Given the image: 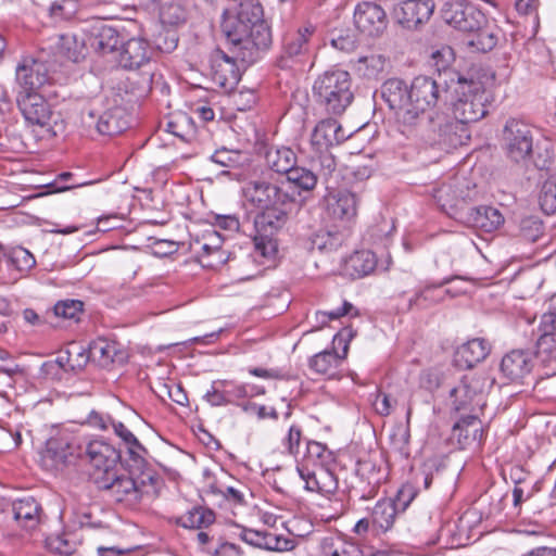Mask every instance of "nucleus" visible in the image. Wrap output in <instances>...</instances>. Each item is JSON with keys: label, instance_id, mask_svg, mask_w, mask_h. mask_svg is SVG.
Listing matches in <instances>:
<instances>
[{"label": "nucleus", "instance_id": "nucleus-36", "mask_svg": "<svg viewBox=\"0 0 556 556\" xmlns=\"http://www.w3.org/2000/svg\"><path fill=\"white\" fill-rule=\"evenodd\" d=\"M215 513L212 509L195 506L176 519V523L186 529H203L213 525Z\"/></svg>", "mask_w": 556, "mask_h": 556}, {"label": "nucleus", "instance_id": "nucleus-34", "mask_svg": "<svg viewBox=\"0 0 556 556\" xmlns=\"http://www.w3.org/2000/svg\"><path fill=\"white\" fill-rule=\"evenodd\" d=\"M388 431L393 448L407 457L409 455L408 443L410 438L409 419H392V422L388 427Z\"/></svg>", "mask_w": 556, "mask_h": 556}, {"label": "nucleus", "instance_id": "nucleus-28", "mask_svg": "<svg viewBox=\"0 0 556 556\" xmlns=\"http://www.w3.org/2000/svg\"><path fill=\"white\" fill-rule=\"evenodd\" d=\"M86 356L87 362L91 359L103 367L124 359V353L118 352L117 344L102 338L94 340L89 345Z\"/></svg>", "mask_w": 556, "mask_h": 556}, {"label": "nucleus", "instance_id": "nucleus-58", "mask_svg": "<svg viewBox=\"0 0 556 556\" xmlns=\"http://www.w3.org/2000/svg\"><path fill=\"white\" fill-rule=\"evenodd\" d=\"M274 236L263 237L262 233H257L254 238L255 250L264 257H271L277 252V243L273 238Z\"/></svg>", "mask_w": 556, "mask_h": 556}, {"label": "nucleus", "instance_id": "nucleus-31", "mask_svg": "<svg viewBox=\"0 0 556 556\" xmlns=\"http://www.w3.org/2000/svg\"><path fill=\"white\" fill-rule=\"evenodd\" d=\"M50 48L56 50L59 58H64L73 62H78L84 58L85 43L78 41L74 35L66 34L56 36Z\"/></svg>", "mask_w": 556, "mask_h": 556}, {"label": "nucleus", "instance_id": "nucleus-10", "mask_svg": "<svg viewBox=\"0 0 556 556\" xmlns=\"http://www.w3.org/2000/svg\"><path fill=\"white\" fill-rule=\"evenodd\" d=\"M442 18L454 28L471 33L486 23L485 15L467 0H448L442 8Z\"/></svg>", "mask_w": 556, "mask_h": 556}, {"label": "nucleus", "instance_id": "nucleus-21", "mask_svg": "<svg viewBox=\"0 0 556 556\" xmlns=\"http://www.w3.org/2000/svg\"><path fill=\"white\" fill-rule=\"evenodd\" d=\"M71 445L61 439H49L40 452V465L49 471L61 470L73 457Z\"/></svg>", "mask_w": 556, "mask_h": 556}, {"label": "nucleus", "instance_id": "nucleus-54", "mask_svg": "<svg viewBox=\"0 0 556 556\" xmlns=\"http://www.w3.org/2000/svg\"><path fill=\"white\" fill-rule=\"evenodd\" d=\"M126 453L128 455L127 462H129L130 467L137 470H141L144 467L148 451L138 440L126 445Z\"/></svg>", "mask_w": 556, "mask_h": 556}, {"label": "nucleus", "instance_id": "nucleus-37", "mask_svg": "<svg viewBox=\"0 0 556 556\" xmlns=\"http://www.w3.org/2000/svg\"><path fill=\"white\" fill-rule=\"evenodd\" d=\"M441 285H429L409 300V308L427 309L442 302L450 294V289L442 290Z\"/></svg>", "mask_w": 556, "mask_h": 556}, {"label": "nucleus", "instance_id": "nucleus-8", "mask_svg": "<svg viewBox=\"0 0 556 556\" xmlns=\"http://www.w3.org/2000/svg\"><path fill=\"white\" fill-rule=\"evenodd\" d=\"M506 156L514 163L527 164L533 151V136L530 127L521 121L510 118L503 134Z\"/></svg>", "mask_w": 556, "mask_h": 556}, {"label": "nucleus", "instance_id": "nucleus-62", "mask_svg": "<svg viewBox=\"0 0 556 556\" xmlns=\"http://www.w3.org/2000/svg\"><path fill=\"white\" fill-rule=\"evenodd\" d=\"M520 229L526 239L534 241L542 233L543 226L536 218L529 217L522 219Z\"/></svg>", "mask_w": 556, "mask_h": 556}, {"label": "nucleus", "instance_id": "nucleus-11", "mask_svg": "<svg viewBox=\"0 0 556 556\" xmlns=\"http://www.w3.org/2000/svg\"><path fill=\"white\" fill-rule=\"evenodd\" d=\"M15 80L18 91L37 92L41 87L52 84L54 77L42 56L38 59L25 56L16 66Z\"/></svg>", "mask_w": 556, "mask_h": 556}, {"label": "nucleus", "instance_id": "nucleus-42", "mask_svg": "<svg viewBox=\"0 0 556 556\" xmlns=\"http://www.w3.org/2000/svg\"><path fill=\"white\" fill-rule=\"evenodd\" d=\"M187 11L177 2H165L160 9V20L163 25L178 26L186 22Z\"/></svg>", "mask_w": 556, "mask_h": 556}, {"label": "nucleus", "instance_id": "nucleus-2", "mask_svg": "<svg viewBox=\"0 0 556 556\" xmlns=\"http://www.w3.org/2000/svg\"><path fill=\"white\" fill-rule=\"evenodd\" d=\"M222 27L232 53L243 63H254L271 45V33L258 0L241 1L237 14L225 20Z\"/></svg>", "mask_w": 556, "mask_h": 556}, {"label": "nucleus", "instance_id": "nucleus-23", "mask_svg": "<svg viewBox=\"0 0 556 556\" xmlns=\"http://www.w3.org/2000/svg\"><path fill=\"white\" fill-rule=\"evenodd\" d=\"M349 136L336 119L327 118L315 126L311 142L316 150L323 151L328 147L343 142Z\"/></svg>", "mask_w": 556, "mask_h": 556}, {"label": "nucleus", "instance_id": "nucleus-26", "mask_svg": "<svg viewBox=\"0 0 556 556\" xmlns=\"http://www.w3.org/2000/svg\"><path fill=\"white\" fill-rule=\"evenodd\" d=\"M211 78L220 88L231 89L239 81V70L231 58L216 55L211 65Z\"/></svg>", "mask_w": 556, "mask_h": 556}, {"label": "nucleus", "instance_id": "nucleus-14", "mask_svg": "<svg viewBox=\"0 0 556 556\" xmlns=\"http://www.w3.org/2000/svg\"><path fill=\"white\" fill-rule=\"evenodd\" d=\"M244 197L260 208L274 205H295V201L280 187L264 180H254L247 184Z\"/></svg>", "mask_w": 556, "mask_h": 556}, {"label": "nucleus", "instance_id": "nucleus-41", "mask_svg": "<svg viewBox=\"0 0 556 556\" xmlns=\"http://www.w3.org/2000/svg\"><path fill=\"white\" fill-rule=\"evenodd\" d=\"M472 222L476 227L486 232H491L503 225L504 217L495 207L481 206L475 210Z\"/></svg>", "mask_w": 556, "mask_h": 556}, {"label": "nucleus", "instance_id": "nucleus-16", "mask_svg": "<svg viewBox=\"0 0 556 556\" xmlns=\"http://www.w3.org/2000/svg\"><path fill=\"white\" fill-rule=\"evenodd\" d=\"M358 198L348 189H331L324 197L327 215L333 220L350 222L357 215Z\"/></svg>", "mask_w": 556, "mask_h": 556}, {"label": "nucleus", "instance_id": "nucleus-51", "mask_svg": "<svg viewBox=\"0 0 556 556\" xmlns=\"http://www.w3.org/2000/svg\"><path fill=\"white\" fill-rule=\"evenodd\" d=\"M166 130L185 140L193 131L192 121L186 114H177L167 123Z\"/></svg>", "mask_w": 556, "mask_h": 556}, {"label": "nucleus", "instance_id": "nucleus-12", "mask_svg": "<svg viewBox=\"0 0 556 556\" xmlns=\"http://www.w3.org/2000/svg\"><path fill=\"white\" fill-rule=\"evenodd\" d=\"M86 458L93 469V477L97 481L105 479L106 476H112L116 472V467L121 460V453L111 444L94 440L86 446Z\"/></svg>", "mask_w": 556, "mask_h": 556}, {"label": "nucleus", "instance_id": "nucleus-38", "mask_svg": "<svg viewBox=\"0 0 556 556\" xmlns=\"http://www.w3.org/2000/svg\"><path fill=\"white\" fill-rule=\"evenodd\" d=\"M399 510L392 498L380 500L371 511L372 523L382 531H388L393 526Z\"/></svg>", "mask_w": 556, "mask_h": 556}, {"label": "nucleus", "instance_id": "nucleus-46", "mask_svg": "<svg viewBox=\"0 0 556 556\" xmlns=\"http://www.w3.org/2000/svg\"><path fill=\"white\" fill-rule=\"evenodd\" d=\"M228 387L229 381L227 380L214 381L211 389L206 391L203 397L212 406L225 405L230 401L228 397V393H230Z\"/></svg>", "mask_w": 556, "mask_h": 556}, {"label": "nucleus", "instance_id": "nucleus-50", "mask_svg": "<svg viewBox=\"0 0 556 556\" xmlns=\"http://www.w3.org/2000/svg\"><path fill=\"white\" fill-rule=\"evenodd\" d=\"M9 260L20 271H27L36 264L34 255L22 247L13 248L9 253Z\"/></svg>", "mask_w": 556, "mask_h": 556}, {"label": "nucleus", "instance_id": "nucleus-40", "mask_svg": "<svg viewBox=\"0 0 556 556\" xmlns=\"http://www.w3.org/2000/svg\"><path fill=\"white\" fill-rule=\"evenodd\" d=\"M13 514L17 521H24V527L33 528L39 514V505L34 497H24L13 503Z\"/></svg>", "mask_w": 556, "mask_h": 556}, {"label": "nucleus", "instance_id": "nucleus-7", "mask_svg": "<svg viewBox=\"0 0 556 556\" xmlns=\"http://www.w3.org/2000/svg\"><path fill=\"white\" fill-rule=\"evenodd\" d=\"M490 386L484 376L467 375L450 392V403L459 417H478L476 406L483 405L482 393Z\"/></svg>", "mask_w": 556, "mask_h": 556}, {"label": "nucleus", "instance_id": "nucleus-3", "mask_svg": "<svg viewBox=\"0 0 556 556\" xmlns=\"http://www.w3.org/2000/svg\"><path fill=\"white\" fill-rule=\"evenodd\" d=\"M454 75L457 79H451L448 94L458 128L459 124L475 123L484 117L489 99L480 77L475 79L472 76L467 78L457 73Z\"/></svg>", "mask_w": 556, "mask_h": 556}, {"label": "nucleus", "instance_id": "nucleus-30", "mask_svg": "<svg viewBox=\"0 0 556 556\" xmlns=\"http://www.w3.org/2000/svg\"><path fill=\"white\" fill-rule=\"evenodd\" d=\"M321 556H364L361 546L341 536H327L320 544Z\"/></svg>", "mask_w": 556, "mask_h": 556}, {"label": "nucleus", "instance_id": "nucleus-24", "mask_svg": "<svg viewBox=\"0 0 556 556\" xmlns=\"http://www.w3.org/2000/svg\"><path fill=\"white\" fill-rule=\"evenodd\" d=\"M311 35L312 30L308 27H304L295 33H290L285 36L282 52L279 60L280 67H290L291 61L303 55L307 51V42Z\"/></svg>", "mask_w": 556, "mask_h": 556}, {"label": "nucleus", "instance_id": "nucleus-52", "mask_svg": "<svg viewBox=\"0 0 556 556\" xmlns=\"http://www.w3.org/2000/svg\"><path fill=\"white\" fill-rule=\"evenodd\" d=\"M78 10L77 0H60L50 7V15L55 20H70Z\"/></svg>", "mask_w": 556, "mask_h": 556}, {"label": "nucleus", "instance_id": "nucleus-59", "mask_svg": "<svg viewBox=\"0 0 556 556\" xmlns=\"http://www.w3.org/2000/svg\"><path fill=\"white\" fill-rule=\"evenodd\" d=\"M431 56L434 66L439 72L445 70L454 61L455 58L453 49L447 46L433 51Z\"/></svg>", "mask_w": 556, "mask_h": 556}, {"label": "nucleus", "instance_id": "nucleus-45", "mask_svg": "<svg viewBox=\"0 0 556 556\" xmlns=\"http://www.w3.org/2000/svg\"><path fill=\"white\" fill-rule=\"evenodd\" d=\"M341 357L334 351H323L314 355L309 361V366L317 374H329L340 364Z\"/></svg>", "mask_w": 556, "mask_h": 556}, {"label": "nucleus", "instance_id": "nucleus-64", "mask_svg": "<svg viewBox=\"0 0 556 556\" xmlns=\"http://www.w3.org/2000/svg\"><path fill=\"white\" fill-rule=\"evenodd\" d=\"M231 97L233 104L237 105L239 111H245L256 102V97L253 90H241L235 92Z\"/></svg>", "mask_w": 556, "mask_h": 556}, {"label": "nucleus", "instance_id": "nucleus-9", "mask_svg": "<svg viewBox=\"0 0 556 556\" xmlns=\"http://www.w3.org/2000/svg\"><path fill=\"white\" fill-rule=\"evenodd\" d=\"M535 356L543 365L556 363V293L549 298L547 309L540 318Z\"/></svg>", "mask_w": 556, "mask_h": 556}, {"label": "nucleus", "instance_id": "nucleus-20", "mask_svg": "<svg viewBox=\"0 0 556 556\" xmlns=\"http://www.w3.org/2000/svg\"><path fill=\"white\" fill-rule=\"evenodd\" d=\"M294 205H274L262 208L254 220L255 230L263 237L274 236L288 220L289 214Z\"/></svg>", "mask_w": 556, "mask_h": 556}, {"label": "nucleus", "instance_id": "nucleus-22", "mask_svg": "<svg viewBox=\"0 0 556 556\" xmlns=\"http://www.w3.org/2000/svg\"><path fill=\"white\" fill-rule=\"evenodd\" d=\"M533 367L531 354L522 350L507 353L501 363V371L505 378L513 382H521L530 375Z\"/></svg>", "mask_w": 556, "mask_h": 556}, {"label": "nucleus", "instance_id": "nucleus-49", "mask_svg": "<svg viewBox=\"0 0 556 556\" xmlns=\"http://www.w3.org/2000/svg\"><path fill=\"white\" fill-rule=\"evenodd\" d=\"M311 243L313 250L330 252L340 247L341 240L339 236L329 231H318L312 237Z\"/></svg>", "mask_w": 556, "mask_h": 556}, {"label": "nucleus", "instance_id": "nucleus-4", "mask_svg": "<svg viewBox=\"0 0 556 556\" xmlns=\"http://www.w3.org/2000/svg\"><path fill=\"white\" fill-rule=\"evenodd\" d=\"M305 465L298 466L296 471L305 482V489L323 495L332 494L338 489V480L331 469L334 464L333 453L326 445L307 442Z\"/></svg>", "mask_w": 556, "mask_h": 556}, {"label": "nucleus", "instance_id": "nucleus-13", "mask_svg": "<svg viewBox=\"0 0 556 556\" xmlns=\"http://www.w3.org/2000/svg\"><path fill=\"white\" fill-rule=\"evenodd\" d=\"M16 102L25 122L31 126L48 128L53 111L48 101L38 92L17 91Z\"/></svg>", "mask_w": 556, "mask_h": 556}, {"label": "nucleus", "instance_id": "nucleus-15", "mask_svg": "<svg viewBox=\"0 0 556 556\" xmlns=\"http://www.w3.org/2000/svg\"><path fill=\"white\" fill-rule=\"evenodd\" d=\"M470 198L471 190L465 177H455L433 191L434 201L450 216L456 214V211Z\"/></svg>", "mask_w": 556, "mask_h": 556}, {"label": "nucleus", "instance_id": "nucleus-44", "mask_svg": "<svg viewBox=\"0 0 556 556\" xmlns=\"http://www.w3.org/2000/svg\"><path fill=\"white\" fill-rule=\"evenodd\" d=\"M56 363L64 370L80 369L87 364L86 351L74 345L71 350L61 353L56 358Z\"/></svg>", "mask_w": 556, "mask_h": 556}, {"label": "nucleus", "instance_id": "nucleus-35", "mask_svg": "<svg viewBox=\"0 0 556 556\" xmlns=\"http://www.w3.org/2000/svg\"><path fill=\"white\" fill-rule=\"evenodd\" d=\"M97 130L102 135L114 136L127 128V121L124 118V111L119 108L104 112L98 118Z\"/></svg>", "mask_w": 556, "mask_h": 556}, {"label": "nucleus", "instance_id": "nucleus-25", "mask_svg": "<svg viewBox=\"0 0 556 556\" xmlns=\"http://www.w3.org/2000/svg\"><path fill=\"white\" fill-rule=\"evenodd\" d=\"M88 45L102 54L112 53L121 43L118 31L106 24L93 25L87 39Z\"/></svg>", "mask_w": 556, "mask_h": 556}, {"label": "nucleus", "instance_id": "nucleus-63", "mask_svg": "<svg viewBox=\"0 0 556 556\" xmlns=\"http://www.w3.org/2000/svg\"><path fill=\"white\" fill-rule=\"evenodd\" d=\"M47 547L54 554L71 555L74 552V546L60 535L50 536L47 539Z\"/></svg>", "mask_w": 556, "mask_h": 556}, {"label": "nucleus", "instance_id": "nucleus-18", "mask_svg": "<svg viewBox=\"0 0 556 556\" xmlns=\"http://www.w3.org/2000/svg\"><path fill=\"white\" fill-rule=\"evenodd\" d=\"M433 10V0H402L394 7V17L402 26L412 29L427 22Z\"/></svg>", "mask_w": 556, "mask_h": 556}, {"label": "nucleus", "instance_id": "nucleus-5", "mask_svg": "<svg viewBox=\"0 0 556 556\" xmlns=\"http://www.w3.org/2000/svg\"><path fill=\"white\" fill-rule=\"evenodd\" d=\"M313 94L328 113L342 114L354 99L351 75L340 68L324 72L314 81Z\"/></svg>", "mask_w": 556, "mask_h": 556}, {"label": "nucleus", "instance_id": "nucleus-43", "mask_svg": "<svg viewBox=\"0 0 556 556\" xmlns=\"http://www.w3.org/2000/svg\"><path fill=\"white\" fill-rule=\"evenodd\" d=\"M286 176L290 184L305 191L313 190L317 184L315 173L305 167L294 165Z\"/></svg>", "mask_w": 556, "mask_h": 556}, {"label": "nucleus", "instance_id": "nucleus-57", "mask_svg": "<svg viewBox=\"0 0 556 556\" xmlns=\"http://www.w3.org/2000/svg\"><path fill=\"white\" fill-rule=\"evenodd\" d=\"M241 154L226 148L216 150L211 160L223 167H236L240 163Z\"/></svg>", "mask_w": 556, "mask_h": 556}, {"label": "nucleus", "instance_id": "nucleus-39", "mask_svg": "<svg viewBox=\"0 0 556 556\" xmlns=\"http://www.w3.org/2000/svg\"><path fill=\"white\" fill-rule=\"evenodd\" d=\"M377 264L375 253L368 250L355 252L346 262L351 275L356 277L369 275L377 267Z\"/></svg>", "mask_w": 556, "mask_h": 556}, {"label": "nucleus", "instance_id": "nucleus-6", "mask_svg": "<svg viewBox=\"0 0 556 556\" xmlns=\"http://www.w3.org/2000/svg\"><path fill=\"white\" fill-rule=\"evenodd\" d=\"M97 484L100 489L109 491L116 502L132 506L154 488V478L150 473H142L140 480H136L127 473L115 472L105 479L97 478Z\"/></svg>", "mask_w": 556, "mask_h": 556}, {"label": "nucleus", "instance_id": "nucleus-1", "mask_svg": "<svg viewBox=\"0 0 556 556\" xmlns=\"http://www.w3.org/2000/svg\"><path fill=\"white\" fill-rule=\"evenodd\" d=\"M429 76H417L408 87L403 80L391 78L383 83L381 96L393 110L403 132L426 147L441 149L462 143L457 124L438 110L448 98L450 84Z\"/></svg>", "mask_w": 556, "mask_h": 556}, {"label": "nucleus", "instance_id": "nucleus-17", "mask_svg": "<svg viewBox=\"0 0 556 556\" xmlns=\"http://www.w3.org/2000/svg\"><path fill=\"white\" fill-rule=\"evenodd\" d=\"M354 24L361 33L378 36L387 27V14L379 4L363 1L354 10Z\"/></svg>", "mask_w": 556, "mask_h": 556}, {"label": "nucleus", "instance_id": "nucleus-48", "mask_svg": "<svg viewBox=\"0 0 556 556\" xmlns=\"http://www.w3.org/2000/svg\"><path fill=\"white\" fill-rule=\"evenodd\" d=\"M541 208L546 214H554L556 212V179H547L539 195Z\"/></svg>", "mask_w": 556, "mask_h": 556}, {"label": "nucleus", "instance_id": "nucleus-53", "mask_svg": "<svg viewBox=\"0 0 556 556\" xmlns=\"http://www.w3.org/2000/svg\"><path fill=\"white\" fill-rule=\"evenodd\" d=\"M54 314L64 319H77L83 312V302L78 300H64L54 305Z\"/></svg>", "mask_w": 556, "mask_h": 556}, {"label": "nucleus", "instance_id": "nucleus-29", "mask_svg": "<svg viewBox=\"0 0 556 556\" xmlns=\"http://www.w3.org/2000/svg\"><path fill=\"white\" fill-rule=\"evenodd\" d=\"M357 475L375 489L387 478V468L380 455H370L357 462Z\"/></svg>", "mask_w": 556, "mask_h": 556}, {"label": "nucleus", "instance_id": "nucleus-61", "mask_svg": "<svg viewBox=\"0 0 556 556\" xmlns=\"http://www.w3.org/2000/svg\"><path fill=\"white\" fill-rule=\"evenodd\" d=\"M359 63H363L366 66V75L371 77L376 76L384 70L386 59L379 54H372L369 56H365L359 59Z\"/></svg>", "mask_w": 556, "mask_h": 556}, {"label": "nucleus", "instance_id": "nucleus-33", "mask_svg": "<svg viewBox=\"0 0 556 556\" xmlns=\"http://www.w3.org/2000/svg\"><path fill=\"white\" fill-rule=\"evenodd\" d=\"M482 435L480 419H458L452 426V438L456 439L460 446L467 445L470 441L480 440Z\"/></svg>", "mask_w": 556, "mask_h": 556}, {"label": "nucleus", "instance_id": "nucleus-47", "mask_svg": "<svg viewBox=\"0 0 556 556\" xmlns=\"http://www.w3.org/2000/svg\"><path fill=\"white\" fill-rule=\"evenodd\" d=\"M295 546L294 539L286 538L281 534L265 531L263 540V549L271 552H288Z\"/></svg>", "mask_w": 556, "mask_h": 556}, {"label": "nucleus", "instance_id": "nucleus-55", "mask_svg": "<svg viewBox=\"0 0 556 556\" xmlns=\"http://www.w3.org/2000/svg\"><path fill=\"white\" fill-rule=\"evenodd\" d=\"M96 421V425L99 426L102 429H108L109 426H111L116 433L117 437L122 439L125 446L128 444H131L132 442L137 441L138 439L135 437V434L122 422H115L113 419H93Z\"/></svg>", "mask_w": 556, "mask_h": 556}, {"label": "nucleus", "instance_id": "nucleus-60", "mask_svg": "<svg viewBox=\"0 0 556 556\" xmlns=\"http://www.w3.org/2000/svg\"><path fill=\"white\" fill-rule=\"evenodd\" d=\"M417 492L413 484L405 483L397 491L395 498L393 500L396 504V507L400 510H405L407 506L415 498Z\"/></svg>", "mask_w": 556, "mask_h": 556}, {"label": "nucleus", "instance_id": "nucleus-19", "mask_svg": "<svg viewBox=\"0 0 556 556\" xmlns=\"http://www.w3.org/2000/svg\"><path fill=\"white\" fill-rule=\"evenodd\" d=\"M152 54L153 48L146 38L132 37L122 45L118 62L124 68H139L150 62Z\"/></svg>", "mask_w": 556, "mask_h": 556}, {"label": "nucleus", "instance_id": "nucleus-32", "mask_svg": "<svg viewBox=\"0 0 556 556\" xmlns=\"http://www.w3.org/2000/svg\"><path fill=\"white\" fill-rule=\"evenodd\" d=\"M266 163L276 173L287 175L296 164V155L287 147L269 148L266 152Z\"/></svg>", "mask_w": 556, "mask_h": 556}, {"label": "nucleus", "instance_id": "nucleus-27", "mask_svg": "<svg viewBox=\"0 0 556 556\" xmlns=\"http://www.w3.org/2000/svg\"><path fill=\"white\" fill-rule=\"evenodd\" d=\"M490 351L491 345L486 340L471 339L457 349L455 362L462 368H471L482 362Z\"/></svg>", "mask_w": 556, "mask_h": 556}, {"label": "nucleus", "instance_id": "nucleus-56", "mask_svg": "<svg viewBox=\"0 0 556 556\" xmlns=\"http://www.w3.org/2000/svg\"><path fill=\"white\" fill-rule=\"evenodd\" d=\"M218 491L225 500L235 505H243L245 503L248 488L239 481L235 485H225L224 489H218Z\"/></svg>", "mask_w": 556, "mask_h": 556}]
</instances>
